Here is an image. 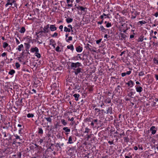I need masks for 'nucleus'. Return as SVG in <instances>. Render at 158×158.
Listing matches in <instances>:
<instances>
[{
    "label": "nucleus",
    "instance_id": "774afa93",
    "mask_svg": "<svg viewBox=\"0 0 158 158\" xmlns=\"http://www.w3.org/2000/svg\"><path fill=\"white\" fill-rule=\"evenodd\" d=\"M13 141L12 143V144H15L17 143V141L15 140L14 139H13Z\"/></svg>",
    "mask_w": 158,
    "mask_h": 158
},
{
    "label": "nucleus",
    "instance_id": "5fc2aeb1",
    "mask_svg": "<svg viewBox=\"0 0 158 158\" xmlns=\"http://www.w3.org/2000/svg\"><path fill=\"white\" fill-rule=\"evenodd\" d=\"M90 130L87 127H86L85 128V130L84 131L85 133H88L89 132V131Z\"/></svg>",
    "mask_w": 158,
    "mask_h": 158
},
{
    "label": "nucleus",
    "instance_id": "c9c22d12",
    "mask_svg": "<svg viewBox=\"0 0 158 158\" xmlns=\"http://www.w3.org/2000/svg\"><path fill=\"white\" fill-rule=\"evenodd\" d=\"M17 155L18 156V157L16 158H21V156H22L21 153L19 152H18L17 153Z\"/></svg>",
    "mask_w": 158,
    "mask_h": 158
},
{
    "label": "nucleus",
    "instance_id": "338daca9",
    "mask_svg": "<svg viewBox=\"0 0 158 158\" xmlns=\"http://www.w3.org/2000/svg\"><path fill=\"white\" fill-rule=\"evenodd\" d=\"M56 146L58 147L60 149L61 148V147L60 146V144L58 143H56Z\"/></svg>",
    "mask_w": 158,
    "mask_h": 158
},
{
    "label": "nucleus",
    "instance_id": "69168bd1",
    "mask_svg": "<svg viewBox=\"0 0 158 158\" xmlns=\"http://www.w3.org/2000/svg\"><path fill=\"white\" fill-rule=\"evenodd\" d=\"M15 39L16 43L17 44H20V42L18 40V39L17 38H16Z\"/></svg>",
    "mask_w": 158,
    "mask_h": 158
},
{
    "label": "nucleus",
    "instance_id": "bf43d9fd",
    "mask_svg": "<svg viewBox=\"0 0 158 158\" xmlns=\"http://www.w3.org/2000/svg\"><path fill=\"white\" fill-rule=\"evenodd\" d=\"M102 40V39H99V40H97L96 41V44H99L101 42Z\"/></svg>",
    "mask_w": 158,
    "mask_h": 158
},
{
    "label": "nucleus",
    "instance_id": "09e8293b",
    "mask_svg": "<svg viewBox=\"0 0 158 158\" xmlns=\"http://www.w3.org/2000/svg\"><path fill=\"white\" fill-rule=\"evenodd\" d=\"M133 92H131L127 94V96H128L129 97H131L132 98L133 97H132V95H133Z\"/></svg>",
    "mask_w": 158,
    "mask_h": 158
},
{
    "label": "nucleus",
    "instance_id": "13d9d810",
    "mask_svg": "<svg viewBox=\"0 0 158 158\" xmlns=\"http://www.w3.org/2000/svg\"><path fill=\"white\" fill-rule=\"evenodd\" d=\"M63 26L62 25L60 26L59 28L60 29V31H63Z\"/></svg>",
    "mask_w": 158,
    "mask_h": 158
},
{
    "label": "nucleus",
    "instance_id": "b1692460",
    "mask_svg": "<svg viewBox=\"0 0 158 158\" xmlns=\"http://www.w3.org/2000/svg\"><path fill=\"white\" fill-rule=\"evenodd\" d=\"M63 130L64 131L66 132H70V129L68 127H64L63 128Z\"/></svg>",
    "mask_w": 158,
    "mask_h": 158
},
{
    "label": "nucleus",
    "instance_id": "49530a36",
    "mask_svg": "<svg viewBox=\"0 0 158 158\" xmlns=\"http://www.w3.org/2000/svg\"><path fill=\"white\" fill-rule=\"evenodd\" d=\"M27 40L28 43H30L31 40V37H28L27 38Z\"/></svg>",
    "mask_w": 158,
    "mask_h": 158
},
{
    "label": "nucleus",
    "instance_id": "4c0bfd02",
    "mask_svg": "<svg viewBox=\"0 0 158 158\" xmlns=\"http://www.w3.org/2000/svg\"><path fill=\"white\" fill-rule=\"evenodd\" d=\"M8 46L9 45L6 42H4L3 43V47L4 48H5L6 47H8Z\"/></svg>",
    "mask_w": 158,
    "mask_h": 158
},
{
    "label": "nucleus",
    "instance_id": "39448f33",
    "mask_svg": "<svg viewBox=\"0 0 158 158\" xmlns=\"http://www.w3.org/2000/svg\"><path fill=\"white\" fill-rule=\"evenodd\" d=\"M44 33V32L42 30L38 32H36V35H37V37L39 38L40 37L44 36V35L43 34Z\"/></svg>",
    "mask_w": 158,
    "mask_h": 158
},
{
    "label": "nucleus",
    "instance_id": "4d7b16f0",
    "mask_svg": "<svg viewBox=\"0 0 158 158\" xmlns=\"http://www.w3.org/2000/svg\"><path fill=\"white\" fill-rule=\"evenodd\" d=\"M2 133L3 135H4V137H7L6 133L5 131H2Z\"/></svg>",
    "mask_w": 158,
    "mask_h": 158
},
{
    "label": "nucleus",
    "instance_id": "79ce46f5",
    "mask_svg": "<svg viewBox=\"0 0 158 158\" xmlns=\"http://www.w3.org/2000/svg\"><path fill=\"white\" fill-rule=\"evenodd\" d=\"M111 26L112 25L111 23L109 22H107L106 25V26L107 27H111Z\"/></svg>",
    "mask_w": 158,
    "mask_h": 158
},
{
    "label": "nucleus",
    "instance_id": "a18cd8bd",
    "mask_svg": "<svg viewBox=\"0 0 158 158\" xmlns=\"http://www.w3.org/2000/svg\"><path fill=\"white\" fill-rule=\"evenodd\" d=\"M145 75V74L144 73V72L143 71H141L140 72H139V76H143Z\"/></svg>",
    "mask_w": 158,
    "mask_h": 158
},
{
    "label": "nucleus",
    "instance_id": "9d476101",
    "mask_svg": "<svg viewBox=\"0 0 158 158\" xmlns=\"http://www.w3.org/2000/svg\"><path fill=\"white\" fill-rule=\"evenodd\" d=\"M73 70H74V72L75 74L76 75H77L78 73L81 72V69L80 68L78 67L77 69H73Z\"/></svg>",
    "mask_w": 158,
    "mask_h": 158
},
{
    "label": "nucleus",
    "instance_id": "ddd939ff",
    "mask_svg": "<svg viewBox=\"0 0 158 158\" xmlns=\"http://www.w3.org/2000/svg\"><path fill=\"white\" fill-rule=\"evenodd\" d=\"M127 85L131 87H132L134 85V83L132 80L129 81L126 84Z\"/></svg>",
    "mask_w": 158,
    "mask_h": 158
},
{
    "label": "nucleus",
    "instance_id": "e2e57ef3",
    "mask_svg": "<svg viewBox=\"0 0 158 158\" xmlns=\"http://www.w3.org/2000/svg\"><path fill=\"white\" fill-rule=\"evenodd\" d=\"M131 71H127L126 73V75H129L131 73Z\"/></svg>",
    "mask_w": 158,
    "mask_h": 158
},
{
    "label": "nucleus",
    "instance_id": "f704fd0d",
    "mask_svg": "<svg viewBox=\"0 0 158 158\" xmlns=\"http://www.w3.org/2000/svg\"><path fill=\"white\" fill-rule=\"evenodd\" d=\"M43 133V131L42 128H38V133L40 134H42Z\"/></svg>",
    "mask_w": 158,
    "mask_h": 158
},
{
    "label": "nucleus",
    "instance_id": "a878e982",
    "mask_svg": "<svg viewBox=\"0 0 158 158\" xmlns=\"http://www.w3.org/2000/svg\"><path fill=\"white\" fill-rule=\"evenodd\" d=\"M73 142L72 141V138L71 136L69 137L68 139V142L67 143H68L72 144Z\"/></svg>",
    "mask_w": 158,
    "mask_h": 158
},
{
    "label": "nucleus",
    "instance_id": "c756f323",
    "mask_svg": "<svg viewBox=\"0 0 158 158\" xmlns=\"http://www.w3.org/2000/svg\"><path fill=\"white\" fill-rule=\"evenodd\" d=\"M25 31V29L24 27H22L20 30L19 32L21 33H24Z\"/></svg>",
    "mask_w": 158,
    "mask_h": 158
},
{
    "label": "nucleus",
    "instance_id": "c03bdc74",
    "mask_svg": "<svg viewBox=\"0 0 158 158\" xmlns=\"http://www.w3.org/2000/svg\"><path fill=\"white\" fill-rule=\"evenodd\" d=\"M143 40V37L140 36L138 39V41L142 42Z\"/></svg>",
    "mask_w": 158,
    "mask_h": 158
},
{
    "label": "nucleus",
    "instance_id": "6e6d98bb",
    "mask_svg": "<svg viewBox=\"0 0 158 158\" xmlns=\"http://www.w3.org/2000/svg\"><path fill=\"white\" fill-rule=\"evenodd\" d=\"M10 5L12 6V3L10 2H7L6 4L5 5L6 6H8Z\"/></svg>",
    "mask_w": 158,
    "mask_h": 158
},
{
    "label": "nucleus",
    "instance_id": "4468645a",
    "mask_svg": "<svg viewBox=\"0 0 158 158\" xmlns=\"http://www.w3.org/2000/svg\"><path fill=\"white\" fill-rule=\"evenodd\" d=\"M14 136L15 137V138L14 139L15 140L17 141L18 140H19V141H21L22 140V139H21L20 136L18 135L17 134H14Z\"/></svg>",
    "mask_w": 158,
    "mask_h": 158
},
{
    "label": "nucleus",
    "instance_id": "9b49d317",
    "mask_svg": "<svg viewBox=\"0 0 158 158\" xmlns=\"http://www.w3.org/2000/svg\"><path fill=\"white\" fill-rule=\"evenodd\" d=\"M119 35L121 37L120 39L121 40H125L126 38L128 37V36H127L126 35L123 33H120Z\"/></svg>",
    "mask_w": 158,
    "mask_h": 158
},
{
    "label": "nucleus",
    "instance_id": "f3484780",
    "mask_svg": "<svg viewBox=\"0 0 158 158\" xmlns=\"http://www.w3.org/2000/svg\"><path fill=\"white\" fill-rule=\"evenodd\" d=\"M112 108L111 107H109L107 110L106 114H111L112 113Z\"/></svg>",
    "mask_w": 158,
    "mask_h": 158
},
{
    "label": "nucleus",
    "instance_id": "a211bd4d",
    "mask_svg": "<svg viewBox=\"0 0 158 158\" xmlns=\"http://www.w3.org/2000/svg\"><path fill=\"white\" fill-rule=\"evenodd\" d=\"M76 50L77 52H81L82 50V48L80 46H79L76 48Z\"/></svg>",
    "mask_w": 158,
    "mask_h": 158
},
{
    "label": "nucleus",
    "instance_id": "8fccbe9b",
    "mask_svg": "<svg viewBox=\"0 0 158 158\" xmlns=\"http://www.w3.org/2000/svg\"><path fill=\"white\" fill-rule=\"evenodd\" d=\"M131 154V153H129V154L127 155V156H125V158H132L131 156H130V155Z\"/></svg>",
    "mask_w": 158,
    "mask_h": 158
},
{
    "label": "nucleus",
    "instance_id": "cd10ccee",
    "mask_svg": "<svg viewBox=\"0 0 158 158\" xmlns=\"http://www.w3.org/2000/svg\"><path fill=\"white\" fill-rule=\"evenodd\" d=\"M64 31L66 32H70L71 31V29L70 28H68L67 27H64Z\"/></svg>",
    "mask_w": 158,
    "mask_h": 158
},
{
    "label": "nucleus",
    "instance_id": "bb28decb",
    "mask_svg": "<svg viewBox=\"0 0 158 158\" xmlns=\"http://www.w3.org/2000/svg\"><path fill=\"white\" fill-rule=\"evenodd\" d=\"M15 73V70L14 69H11L9 72L8 74L11 75H13Z\"/></svg>",
    "mask_w": 158,
    "mask_h": 158
},
{
    "label": "nucleus",
    "instance_id": "412c9836",
    "mask_svg": "<svg viewBox=\"0 0 158 158\" xmlns=\"http://www.w3.org/2000/svg\"><path fill=\"white\" fill-rule=\"evenodd\" d=\"M24 47L23 44H21L20 45H19L18 46V47L17 48V49L19 51H21L22 49Z\"/></svg>",
    "mask_w": 158,
    "mask_h": 158
},
{
    "label": "nucleus",
    "instance_id": "6e6552de",
    "mask_svg": "<svg viewBox=\"0 0 158 158\" xmlns=\"http://www.w3.org/2000/svg\"><path fill=\"white\" fill-rule=\"evenodd\" d=\"M30 52H39V50L38 48L37 47H32L31 48Z\"/></svg>",
    "mask_w": 158,
    "mask_h": 158
},
{
    "label": "nucleus",
    "instance_id": "6ab92c4d",
    "mask_svg": "<svg viewBox=\"0 0 158 158\" xmlns=\"http://www.w3.org/2000/svg\"><path fill=\"white\" fill-rule=\"evenodd\" d=\"M99 29L103 32L106 33V31H107L108 30L105 29L103 26H101Z\"/></svg>",
    "mask_w": 158,
    "mask_h": 158
},
{
    "label": "nucleus",
    "instance_id": "7ed1b4c3",
    "mask_svg": "<svg viewBox=\"0 0 158 158\" xmlns=\"http://www.w3.org/2000/svg\"><path fill=\"white\" fill-rule=\"evenodd\" d=\"M71 85L73 87V89H74L78 90L80 89V86L78 83H73Z\"/></svg>",
    "mask_w": 158,
    "mask_h": 158
},
{
    "label": "nucleus",
    "instance_id": "4be33fe9",
    "mask_svg": "<svg viewBox=\"0 0 158 158\" xmlns=\"http://www.w3.org/2000/svg\"><path fill=\"white\" fill-rule=\"evenodd\" d=\"M44 118L46 119L47 121L49 122L50 123H51L52 122V119L50 117H44Z\"/></svg>",
    "mask_w": 158,
    "mask_h": 158
},
{
    "label": "nucleus",
    "instance_id": "f8f14e48",
    "mask_svg": "<svg viewBox=\"0 0 158 158\" xmlns=\"http://www.w3.org/2000/svg\"><path fill=\"white\" fill-rule=\"evenodd\" d=\"M135 89L137 92L139 93H141L143 90V88L142 87L139 85L135 86Z\"/></svg>",
    "mask_w": 158,
    "mask_h": 158
},
{
    "label": "nucleus",
    "instance_id": "f03ea898",
    "mask_svg": "<svg viewBox=\"0 0 158 158\" xmlns=\"http://www.w3.org/2000/svg\"><path fill=\"white\" fill-rule=\"evenodd\" d=\"M49 24H48L45 26L43 28V30H42L44 33H47L49 31Z\"/></svg>",
    "mask_w": 158,
    "mask_h": 158
},
{
    "label": "nucleus",
    "instance_id": "2f4dec72",
    "mask_svg": "<svg viewBox=\"0 0 158 158\" xmlns=\"http://www.w3.org/2000/svg\"><path fill=\"white\" fill-rule=\"evenodd\" d=\"M61 123L64 125L65 126L67 124V122L64 119L61 120Z\"/></svg>",
    "mask_w": 158,
    "mask_h": 158
},
{
    "label": "nucleus",
    "instance_id": "72a5a7b5",
    "mask_svg": "<svg viewBox=\"0 0 158 158\" xmlns=\"http://www.w3.org/2000/svg\"><path fill=\"white\" fill-rule=\"evenodd\" d=\"M104 102L106 103H111V100L110 99H106L104 100Z\"/></svg>",
    "mask_w": 158,
    "mask_h": 158
},
{
    "label": "nucleus",
    "instance_id": "a19ab883",
    "mask_svg": "<svg viewBox=\"0 0 158 158\" xmlns=\"http://www.w3.org/2000/svg\"><path fill=\"white\" fill-rule=\"evenodd\" d=\"M79 8H80V10H81V11H85V10L86 9V8L85 7H83L82 6H81V7H79Z\"/></svg>",
    "mask_w": 158,
    "mask_h": 158
},
{
    "label": "nucleus",
    "instance_id": "aec40b11",
    "mask_svg": "<svg viewBox=\"0 0 158 158\" xmlns=\"http://www.w3.org/2000/svg\"><path fill=\"white\" fill-rule=\"evenodd\" d=\"M67 48L69 49H70L72 51H73L74 49L73 46L72 44L67 46Z\"/></svg>",
    "mask_w": 158,
    "mask_h": 158
},
{
    "label": "nucleus",
    "instance_id": "603ef678",
    "mask_svg": "<svg viewBox=\"0 0 158 158\" xmlns=\"http://www.w3.org/2000/svg\"><path fill=\"white\" fill-rule=\"evenodd\" d=\"M60 47L59 46H58L56 48L55 50L57 52H60Z\"/></svg>",
    "mask_w": 158,
    "mask_h": 158
},
{
    "label": "nucleus",
    "instance_id": "dca6fc26",
    "mask_svg": "<svg viewBox=\"0 0 158 158\" xmlns=\"http://www.w3.org/2000/svg\"><path fill=\"white\" fill-rule=\"evenodd\" d=\"M24 44L26 46V50L27 51H28L31 47L30 44L29 43H25Z\"/></svg>",
    "mask_w": 158,
    "mask_h": 158
},
{
    "label": "nucleus",
    "instance_id": "58836bf2",
    "mask_svg": "<svg viewBox=\"0 0 158 158\" xmlns=\"http://www.w3.org/2000/svg\"><path fill=\"white\" fill-rule=\"evenodd\" d=\"M50 45H52V44H54L55 43V40L53 39H51L50 40Z\"/></svg>",
    "mask_w": 158,
    "mask_h": 158
},
{
    "label": "nucleus",
    "instance_id": "2eb2a0df",
    "mask_svg": "<svg viewBox=\"0 0 158 158\" xmlns=\"http://www.w3.org/2000/svg\"><path fill=\"white\" fill-rule=\"evenodd\" d=\"M73 96L75 98V100L76 101H78L79 100L80 95L79 94H75L73 95Z\"/></svg>",
    "mask_w": 158,
    "mask_h": 158
},
{
    "label": "nucleus",
    "instance_id": "864d4df0",
    "mask_svg": "<svg viewBox=\"0 0 158 158\" xmlns=\"http://www.w3.org/2000/svg\"><path fill=\"white\" fill-rule=\"evenodd\" d=\"M72 40V36H69V37L68 40H66V42H69V41H71Z\"/></svg>",
    "mask_w": 158,
    "mask_h": 158
},
{
    "label": "nucleus",
    "instance_id": "20e7f679",
    "mask_svg": "<svg viewBox=\"0 0 158 158\" xmlns=\"http://www.w3.org/2000/svg\"><path fill=\"white\" fill-rule=\"evenodd\" d=\"M86 49H88L89 51L94 52H95L96 51L89 44H87L85 47Z\"/></svg>",
    "mask_w": 158,
    "mask_h": 158
},
{
    "label": "nucleus",
    "instance_id": "c85d7f7f",
    "mask_svg": "<svg viewBox=\"0 0 158 158\" xmlns=\"http://www.w3.org/2000/svg\"><path fill=\"white\" fill-rule=\"evenodd\" d=\"M153 60L154 64L157 65L158 64V58H154Z\"/></svg>",
    "mask_w": 158,
    "mask_h": 158
},
{
    "label": "nucleus",
    "instance_id": "423d86ee",
    "mask_svg": "<svg viewBox=\"0 0 158 158\" xmlns=\"http://www.w3.org/2000/svg\"><path fill=\"white\" fill-rule=\"evenodd\" d=\"M157 129L155 126H152L150 128V130L152 131V134L153 135L155 134L156 131Z\"/></svg>",
    "mask_w": 158,
    "mask_h": 158
},
{
    "label": "nucleus",
    "instance_id": "0eeeda50",
    "mask_svg": "<svg viewBox=\"0 0 158 158\" xmlns=\"http://www.w3.org/2000/svg\"><path fill=\"white\" fill-rule=\"evenodd\" d=\"M49 28L52 31H54L57 30V27L55 26V25H49Z\"/></svg>",
    "mask_w": 158,
    "mask_h": 158
},
{
    "label": "nucleus",
    "instance_id": "052dcab7",
    "mask_svg": "<svg viewBox=\"0 0 158 158\" xmlns=\"http://www.w3.org/2000/svg\"><path fill=\"white\" fill-rule=\"evenodd\" d=\"M154 103H155V104H156V103L157 102H158V99L157 98H155L154 100Z\"/></svg>",
    "mask_w": 158,
    "mask_h": 158
},
{
    "label": "nucleus",
    "instance_id": "473e14b6",
    "mask_svg": "<svg viewBox=\"0 0 158 158\" xmlns=\"http://www.w3.org/2000/svg\"><path fill=\"white\" fill-rule=\"evenodd\" d=\"M68 27L69 28H70V29H71V31L72 32L71 34L73 35L74 34V33H73V27H72V25L70 24L68 25Z\"/></svg>",
    "mask_w": 158,
    "mask_h": 158
},
{
    "label": "nucleus",
    "instance_id": "680f3d73",
    "mask_svg": "<svg viewBox=\"0 0 158 158\" xmlns=\"http://www.w3.org/2000/svg\"><path fill=\"white\" fill-rule=\"evenodd\" d=\"M7 50L9 52L10 50H11V47H10V45H9L7 48Z\"/></svg>",
    "mask_w": 158,
    "mask_h": 158
},
{
    "label": "nucleus",
    "instance_id": "7c9ffc66",
    "mask_svg": "<svg viewBox=\"0 0 158 158\" xmlns=\"http://www.w3.org/2000/svg\"><path fill=\"white\" fill-rule=\"evenodd\" d=\"M35 55L38 58H40L41 57V55L40 53H39V52L35 53Z\"/></svg>",
    "mask_w": 158,
    "mask_h": 158
},
{
    "label": "nucleus",
    "instance_id": "1a4fd4ad",
    "mask_svg": "<svg viewBox=\"0 0 158 158\" xmlns=\"http://www.w3.org/2000/svg\"><path fill=\"white\" fill-rule=\"evenodd\" d=\"M94 110L95 116H98L100 114V110L98 108H95L94 109Z\"/></svg>",
    "mask_w": 158,
    "mask_h": 158
},
{
    "label": "nucleus",
    "instance_id": "3c124183",
    "mask_svg": "<svg viewBox=\"0 0 158 158\" xmlns=\"http://www.w3.org/2000/svg\"><path fill=\"white\" fill-rule=\"evenodd\" d=\"M15 66L17 69L19 68L20 66V64L18 62L15 63Z\"/></svg>",
    "mask_w": 158,
    "mask_h": 158
},
{
    "label": "nucleus",
    "instance_id": "e433bc0d",
    "mask_svg": "<svg viewBox=\"0 0 158 158\" xmlns=\"http://www.w3.org/2000/svg\"><path fill=\"white\" fill-rule=\"evenodd\" d=\"M34 116V115L33 114L28 113L27 115V117L28 118H33Z\"/></svg>",
    "mask_w": 158,
    "mask_h": 158
},
{
    "label": "nucleus",
    "instance_id": "f257e3e1",
    "mask_svg": "<svg viewBox=\"0 0 158 158\" xmlns=\"http://www.w3.org/2000/svg\"><path fill=\"white\" fill-rule=\"evenodd\" d=\"M81 66L82 64L81 63L79 62L76 63L72 62L71 64V68L73 69H75L77 67L78 68Z\"/></svg>",
    "mask_w": 158,
    "mask_h": 158
},
{
    "label": "nucleus",
    "instance_id": "393cba45",
    "mask_svg": "<svg viewBox=\"0 0 158 158\" xmlns=\"http://www.w3.org/2000/svg\"><path fill=\"white\" fill-rule=\"evenodd\" d=\"M66 21L68 23H69L72 22L73 21V19L72 18H68L66 19Z\"/></svg>",
    "mask_w": 158,
    "mask_h": 158
},
{
    "label": "nucleus",
    "instance_id": "de8ad7c7",
    "mask_svg": "<svg viewBox=\"0 0 158 158\" xmlns=\"http://www.w3.org/2000/svg\"><path fill=\"white\" fill-rule=\"evenodd\" d=\"M123 139L125 142H128L129 141V139L128 137H125L123 138Z\"/></svg>",
    "mask_w": 158,
    "mask_h": 158
},
{
    "label": "nucleus",
    "instance_id": "ea45409f",
    "mask_svg": "<svg viewBox=\"0 0 158 158\" xmlns=\"http://www.w3.org/2000/svg\"><path fill=\"white\" fill-rule=\"evenodd\" d=\"M139 23L141 24V25H142L143 24H145L147 23V22L145 21L144 20H142L139 21Z\"/></svg>",
    "mask_w": 158,
    "mask_h": 158
},
{
    "label": "nucleus",
    "instance_id": "37998d69",
    "mask_svg": "<svg viewBox=\"0 0 158 158\" xmlns=\"http://www.w3.org/2000/svg\"><path fill=\"white\" fill-rule=\"evenodd\" d=\"M58 35V33L55 32L53 35H51V37H56Z\"/></svg>",
    "mask_w": 158,
    "mask_h": 158
},
{
    "label": "nucleus",
    "instance_id": "5701e85b",
    "mask_svg": "<svg viewBox=\"0 0 158 158\" xmlns=\"http://www.w3.org/2000/svg\"><path fill=\"white\" fill-rule=\"evenodd\" d=\"M121 88V86L120 85H118L117 87L115 88V90L117 92H118L119 93L120 92V89Z\"/></svg>",
    "mask_w": 158,
    "mask_h": 158
},
{
    "label": "nucleus",
    "instance_id": "0e129e2a",
    "mask_svg": "<svg viewBox=\"0 0 158 158\" xmlns=\"http://www.w3.org/2000/svg\"><path fill=\"white\" fill-rule=\"evenodd\" d=\"M23 129V128H20L19 130V134H22V131Z\"/></svg>",
    "mask_w": 158,
    "mask_h": 158
}]
</instances>
